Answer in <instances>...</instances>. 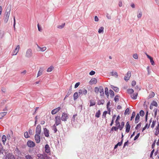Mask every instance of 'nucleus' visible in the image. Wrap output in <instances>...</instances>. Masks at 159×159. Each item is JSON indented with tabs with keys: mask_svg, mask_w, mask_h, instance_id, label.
Instances as JSON below:
<instances>
[{
	"mask_svg": "<svg viewBox=\"0 0 159 159\" xmlns=\"http://www.w3.org/2000/svg\"><path fill=\"white\" fill-rule=\"evenodd\" d=\"M131 76V72L130 71L128 72L127 74L125 75L124 77V80L126 81H128L129 80Z\"/></svg>",
	"mask_w": 159,
	"mask_h": 159,
	"instance_id": "10",
	"label": "nucleus"
},
{
	"mask_svg": "<svg viewBox=\"0 0 159 159\" xmlns=\"http://www.w3.org/2000/svg\"><path fill=\"white\" fill-rule=\"evenodd\" d=\"M111 74L112 75L116 77H117L118 76L117 73L116 72H111Z\"/></svg>",
	"mask_w": 159,
	"mask_h": 159,
	"instance_id": "33",
	"label": "nucleus"
},
{
	"mask_svg": "<svg viewBox=\"0 0 159 159\" xmlns=\"http://www.w3.org/2000/svg\"><path fill=\"white\" fill-rule=\"evenodd\" d=\"M126 132L128 133L129 132L130 130V126L129 124V122H127L126 123Z\"/></svg>",
	"mask_w": 159,
	"mask_h": 159,
	"instance_id": "17",
	"label": "nucleus"
},
{
	"mask_svg": "<svg viewBox=\"0 0 159 159\" xmlns=\"http://www.w3.org/2000/svg\"><path fill=\"white\" fill-rule=\"evenodd\" d=\"M116 125L118 127V126H120V123L118 120H116Z\"/></svg>",
	"mask_w": 159,
	"mask_h": 159,
	"instance_id": "48",
	"label": "nucleus"
},
{
	"mask_svg": "<svg viewBox=\"0 0 159 159\" xmlns=\"http://www.w3.org/2000/svg\"><path fill=\"white\" fill-rule=\"evenodd\" d=\"M105 94L106 95H107V96H108V89L107 87L105 88Z\"/></svg>",
	"mask_w": 159,
	"mask_h": 159,
	"instance_id": "42",
	"label": "nucleus"
},
{
	"mask_svg": "<svg viewBox=\"0 0 159 159\" xmlns=\"http://www.w3.org/2000/svg\"><path fill=\"white\" fill-rule=\"evenodd\" d=\"M65 24H63L62 25H59L58 26L57 28L60 29H61L63 28L65 25Z\"/></svg>",
	"mask_w": 159,
	"mask_h": 159,
	"instance_id": "53",
	"label": "nucleus"
},
{
	"mask_svg": "<svg viewBox=\"0 0 159 159\" xmlns=\"http://www.w3.org/2000/svg\"><path fill=\"white\" fill-rule=\"evenodd\" d=\"M127 92L130 94H132L134 92V90L132 89H129L127 90Z\"/></svg>",
	"mask_w": 159,
	"mask_h": 159,
	"instance_id": "30",
	"label": "nucleus"
},
{
	"mask_svg": "<svg viewBox=\"0 0 159 159\" xmlns=\"http://www.w3.org/2000/svg\"><path fill=\"white\" fill-rule=\"evenodd\" d=\"M56 125L54 124L53 126L52 129L54 130L55 133H56L57 131V129L56 127Z\"/></svg>",
	"mask_w": 159,
	"mask_h": 159,
	"instance_id": "35",
	"label": "nucleus"
},
{
	"mask_svg": "<svg viewBox=\"0 0 159 159\" xmlns=\"http://www.w3.org/2000/svg\"><path fill=\"white\" fill-rule=\"evenodd\" d=\"M87 93V90L85 89H80L79 91V95H80L81 94L85 95Z\"/></svg>",
	"mask_w": 159,
	"mask_h": 159,
	"instance_id": "15",
	"label": "nucleus"
},
{
	"mask_svg": "<svg viewBox=\"0 0 159 159\" xmlns=\"http://www.w3.org/2000/svg\"><path fill=\"white\" fill-rule=\"evenodd\" d=\"M39 135L35 134L34 136L35 140L36 142L37 143H39L40 141V138Z\"/></svg>",
	"mask_w": 159,
	"mask_h": 159,
	"instance_id": "11",
	"label": "nucleus"
},
{
	"mask_svg": "<svg viewBox=\"0 0 159 159\" xmlns=\"http://www.w3.org/2000/svg\"><path fill=\"white\" fill-rule=\"evenodd\" d=\"M138 95V93L137 92L135 93H132L131 95V97L132 98L134 99H136L137 98V96Z\"/></svg>",
	"mask_w": 159,
	"mask_h": 159,
	"instance_id": "20",
	"label": "nucleus"
},
{
	"mask_svg": "<svg viewBox=\"0 0 159 159\" xmlns=\"http://www.w3.org/2000/svg\"><path fill=\"white\" fill-rule=\"evenodd\" d=\"M37 26H38V30L39 31H42V29L40 27V26H39V24H38Z\"/></svg>",
	"mask_w": 159,
	"mask_h": 159,
	"instance_id": "55",
	"label": "nucleus"
},
{
	"mask_svg": "<svg viewBox=\"0 0 159 159\" xmlns=\"http://www.w3.org/2000/svg\"><path fill=\"white\" fill-rule=\"evenodd\" d=\"M133 57L135 59H138V55L137 54H134L133 55Z\"/></svg>",
	"mask_w": 159,
	"mask_h": 159,
	"instance_id": "52",
	"label": "nucleus"
},
{
	"mask_svg": "<svg viewBox=\"0 0 159 159\" xmlns=\"http://www.w3.org/2000/svg\"><path fill=\"white\" fill-rule=\"evenodd\" d=\"M80 82L76 83L75 85V88H76L80 85Z\"/></svg>",
	"mask_w": 159,
	"mask_h": 159,
	"instance_id": "57",
	"label": "nucleus"
},
{
	"mask_svg": "<svg viewBox=\"0 0 159 159\" xmlns=\"http://www.w3.org/2000/svg\"><path fill=\"white\" fill-rule=\"evenodd\" d=\"M154 152V149H153V150L152 151V152H151V153L150 154V157H152V155H153Z\"/></svg>",
	"mask_w": 159,
	"mask_h": 159,
	"instance_id": "62",
	"label": "nucleus"
},
{
	"mask_svg": "<svg viewBox=\"0 0 159 159\" xmlns=\"http://www.w3.org/2000/svg\"><path fill=\"white\" fill-rule=\"evenodd\" d=\"M41 132V127L40 125H37L36 129V134H40Z\"/></svg>",
	"mask_w": 159,
	"mask_h": 159,
	"instance_id": "7",
	"label": "nucleus"
},
{
	"mask_svg": "<svg viewBox=\"0 0 159 159\" xmlns=\"http://www.w3.org/2000/svg\"><path fill=\"white\" fill-rule=\"evenodd\" d=\"M43 133L46 137H49V131L46 128H43Z\"/></svg>",
	"mask_w": 159,
	"mask_h": 159,
	"instance_id": "12",
	"label": "nucleus"
},
{
	"mask_svg": "<svg viewBox=\"0 0 159 159\" xmlns=\"http://www.w3.org/2000/svg\"><path fill=\"white\" fill-rule=\"evenodd\" d=\"M89 83L91 85L95 84L97 83V80L95 78H92L91 79Z\"/></svg>",
	"mask_w": 159,
	"mask_h": 159,
	"instance_id": "16",
	"label": "nucleus"
},
{
	"mask_svg": "<svg viewBox=\"0 0 159 159\" xmlns=\"http://www.w3.org/2000/svg\"><path fill=\"white\" fill-rule=\"evenodd\" d=\"M4 151V150L3 149V148L1 144L0 143V153H1L3 154Z\"/></svg>",
	"mask_w": 159,
	"mask_h": 159,
	"instance_id": "28",
	"label": "nucleus"
},
{
	"mask_svg": "<svg viewBox=\"0 0 159 159\" xmlns=\"http://www.w3.org/2000/svg\"><path fill=\"white\" fill-rule=\"evenodd\" d=\"M142 16V12H140L137 15L138 18H140Z\"/></svg>",
	"mask_w": 159,
	"mask_h": 159,
	"instance_id": "63",
	"label": "nucleus"
},
{
	"mask_svg": "<svg viewBox=\"0 0 159 159\" xmlns=\"http://www.w3.org/2000/svg\"><path fill=\"white\" fill-rule=\"evenodd\" d=\"M152 104V106H155V107H157V102L155 101H153Z\"/></svg>",
	"mask_w": 159,
	"mask_h": 159,
	"instance_id": "49",
	"label": "nucleus"
},
{
	"mask_svg": "<svg viewBox=\"0 0 159 159\" xmlns=\"http://www.w3.org/2000/svg\"><path fill=\"white\" fill-rule=\"evenodd\" d=\"M94 91L95 93L97 94L99 92L101 96H103L104 95V90L102 86H100L99 88L97 87H95Z\"/></svg>",
	"mask_w": 159,
	"mask_h": 159,
	"instance_id": "2",
	"label": "nucleus"
},
{
	"mask_svg": "<svg viewBox=\"0 0 159 159\" xmlns=\"http://www.w3.org/2000/svg\"><path fill=\"white\" fill-rule=\"evenodd\" d=\"M68 118L67 114L65 112L63 113L61 117V120L62 121H66Z\"/></svg>",
	"mask_w": 159,
	"mask_h": 159,
	"instance_id": "5",
	"label": "nucleus"
},
{
	"mask_svg": "<svg viewBox=\"0 0 159 159\" xmlns=\"http://www.w3.org/2000/svg\"><path fill=\"white\" fill-rule=\"evenodd\" d=\"M114 100L116 102L119 100L118 96H115L114 98Z\"/></svg>",
	"mask_w": 159,
	"mask_h": 159,
	"instance_id": "56",
	"label": "nucleus"
},
{
	"mask_svg": "<svg viewBox=\"0 0 159 159\" xmlns=\"http://www.w3.org/2000/svg\"><path fill=\"white\" fill-rule=\"evenodd\" d=\"M124 127L123 126H122L120 125V126H118L117 128H118V129H119L120 130L122 129Z\"/></svg>",
	"mask_w": 159,
	"mask_h": 159,
	"instance_id": "61",
	"label": "nucleus"
},
{
	"mask_svg": "<svg viewBox=\"0 0 159 159\" xmlns=\"http://www.w3.org/2000/svg\"><path fill=\"white\" fill-rule=\"evenodd\" d=\"M101 114V112L100 110H98L96 113L95 116L97 118H99L100 117Z\"/></svg>",
	"mask_w": 159,
	"mask_h": 159,
	"instance_id": "29",
	"label": "nucleus"
},
{
	"mask_svg": "<svg viewBox=\"0 0 159 159\" xmlns=\"http://www.w3.org/2000/svg\"><path fill=\"white\" fill-rule=\"evenodd\" d=\"M107 111H104L102 115V117L104 118L105 119L106 118V115L107 114Z\"/></svg>",
	"mask_w": 159,
	"mask_h": 159,
	"instance_id": "43",
	"label": "nucleus"
},
{
	"mask_svg": "<svg viewBox=\"0 0 159 159\" xmlns=\"http://www.w3.org/2000/svg\"><path fill=\"white\" fill-rule=\"evenodd\" d=\"M140 119V116L139 114L138 113L136 116L135 119V123H137L139 122Z\"/></svg>",
	"mask_w": 159,
	"mask_h": 159,
	"instance_id": "23",
	"label": "nucleus"
},
{
	"mask_svg": "<svg viewBox=\"0 0 159 159\" xmlns=\"http://www.w3.org/2000/svg\"><path fill=\"white\" fill-rule=\"evenodd\" d=\"M139 135H140L139 133L138 134H137L135 137L134 139V140H135L136 139H138V138L139 137Z\"/></svg>",
	"mask_w": 159,
	"mask_h": 159,
	"instance_id": "50",
	"label": "nucleus"
},
{
	"mask_svg": "<svg viewBox=\"0 0 159 159\" xmlns=\"http://www.w3.org/2000/svg\"><path fill=\"white\" fill-rule=\"evenodd\" d=\"M20 49V47L19 45H18L15 50L12 53V55H16L17 54L18 52Z\"/></svg>",
	"mask_w": 159,
	"mask_h": 159,
	"instance_id": "13",
	"label": "nucleus"
},
{
	"mask_svg": "<svg viewBox=\"0 0 159 159\" xmlns=\"http://www.w3.org/2000/svg\"><path fill=\"white\" fill-rule=\"evenodd\" d=\"M141 123H140L139 124H138L135 127V129L137 130L141 126Z\"/></svg>",
	"mask_w": 159,
	"mask_h": 159,
	"instance_id": "41",
	"label": "nucleus"
},
{
	"mask_svg": "<svg viewBox=\"0 0 159 159\" xmlns=\"http://www.w3.org/2000/svg\"><path fill=\"white\" fill-rule=\"evenodd\" d=\"M95 73V72L93 70L91 71L89 73L90 75H94Z\"/></svg>",
	"mask_w": 159,
	"mask_h": 159,
	"instance_id": "54",
	"label": "nucleus"
},
{
	"mask_svg": "<svg viewBox=\"0 0 159 159\" xmlns=\"http://www.w3.org/2000/svg\"><path fill=\"white\" fill-rule=\"evenodd\" d=\"M109 93L112 96H114V92L111 90H109Z\"/></svg>",
	"mask_w": 159,
	"mask_h": 159,
	"instance_id": "40",
	"label": "nucleus"
},
{
	"mask_svg": "<svg viewBox=\"0 0 159 159\" xmlns=\"http://www.w3.org/2000/svg\"><path fill=\"white\" fill-rule=\"evenodd\" d=\"M135 116V113L134 111H133L132 112V116L131 117L130 120H131L133 118H134Z\"/></svg>",
	"mask_w": 159,
	"mask_h": 159,
	"instance_id": "37",
	"label": "nucleus"
},
{
	"mask_svg": "<svg viewBox=\"0 0 159 159\" xmlns=\"http://www.w3.org/2000/svg\"><path fill=\"white\" fill-rule=\"evenodd\" d=\"M27 145L30 148L34 147L35 145V143L33 141L30 140L27 141Z\"/></svg>",
	"mask_w": 159,
	"mask_h": 159,
	"instance_id": "6",
	"label": "nucleus"
},
{
	"mask_svg": "<svg viewBox=\"0 0 159 159\" xmlns=\"http://www.w3.org/2000/svg\"><path fill=\"white\" fill-rule=\"evenodd\" d=\"M55 124L54 125H56L57 126L61 124V120L60 116H55Z\"/></svg>",
	"mask_w": 159,
	"mask_h": 159,
	"instance_id": "3",
	"label": "nucleus"
},
{
	"mask_svg": "<svg viewBox=\"0 0 159 159\" xmlns=\"http://www.w3.org/2000/svg\"><path fill=\"white\" fill-rule=\"evenodd\" d=\"M112 88L115 92H118L119 91V89L118 88L112 86Z\"/></svg>",
	"mask_w": 159,
	"mask_h": 159,
	"instance_id": "34",
	"label": "nucleus"
},
{
	"mask_svg": "<svg viewBox=\"0 0 159 159\" xmlns=\"http://www.w3.org/2000/svg\"><path fill=\"white\" fill-rule=\"evenodd\" d=\"M152 121V118H151L149 120V123L148 124V123L146 124L145 126L143 128L142 131H143L146 128L148 129L150 126V123Z\"/></svg>",
	"mask_w": 159,
	"mask_h": 159,
	"instance_id": "14",
	"label": "nucleus"
},
{
	"mask_svg": "<svg viewBox=\"0 0 159 159\" xmlns=\"http://www.w3.org/2000/svg\"><path fill=\"white\" fill-rule=\"evenodd\" d=\"M90 104L89 105L90 107H91L95 105L96 104V102L95 101L93 100H91L90 101Z\"/></svg>",
	"mask_w": 159,
	"mask_h": 159,
	"instance_id": "26",
	"label": "nucleus"
},
{
	"mask_svg": "<svg viewBox=\"0 0 159 159\" xmlns=\"http://www.w3.org/2000/svg\"><path fill=\"white\" fill-rule=\"evenodd\" d=\"M7 140V137L5 135H3L2 138V140L4 145H5Z\"/></svg>",
	"mask_w": 159,
	"mask_h": 159,
	"instance_id": "24",
	"label": "nucleus"
},
{
	"mask_svg": "<svg viewBox=\"0 0 159 159\" xmlns=\"http://www.w3.org/2000/svg\"><path fill=\"white\" fill-rule=\"evenodd\" d=\"M146 54L147 57L149 59L151 64L152 65H155V63L153 60V58L147 54Z\"/></svg>",
	"mask_w": 159,
	"mask_h": 159,
	"instance_id": "19",
	"label": "nucleus"
},
{
	"mask_svg": "<svg viewBox=\"0 0 159 159\" xmlns=\"http://www.w3.org/2000/svg\"><path fill=\"white\" fill-rule=\"evenodd\" d=\"M118 129V128L116 127L113 126L112 127V128L111 129V130H113L114 129L115 131H116Z\"/></svg>",
	"mask_w": 159,
	"mask_h": 159,
	"instance_id": "47",
	"label": "nucleus"
},
{
	"mask_svg": "<svg viewBox=\"0 0 159 159\" xmlns=\"http://www.w3.org/2000/svg\"><path fill=\"white\" fill-rule=\"evenodd\" d=\"M155 95V93L154 92H152L151 93V95H150L149 96V98H153Z\"/></svg>",
	"mask_w": 159,
	"mask_h": 159,
	"instance_id": "46",
	"label": "nucleus"
},
{
	"mask_svg": "<svg viewBox=\"0 0 159 159\" xmlns=\"http://www.w3.org/2000/svg\"><path fill=\"white\" fill-rule=\"evenodd\" d=\"M152 125H151V127L152 128H153L154 127L156 123V120H152Z\"/></svg>",
	"mask_w": 159,
	"mask_h": 159,
	"instance_id": "31",
	"label": "nucleus"
},
{
	"mask_svg": "<svg viewBox=\"0 0 159 159\" xmlns=\"http://www.w3.org/2000/svg\"><path fill=\"white\" fill-rule=\"evenodd\" d=\"M25 158L26 159H32V157L29 155H28L25 156Z\"/></svg>",
	"mask_w": 159,
	"mask_h": 159,
	"instance_id": "44",
	"label": "nucleus"
},
{
	"mask_svg": "<svg viewBox=\"0 0 159 159\" xmlns=\"http://www.w3.org/2000/svg\"><path fill=\"white\" fill-rule=\"evenodd\" d=\"M43 71V68H40L38 73V75L37 77L40 76L42 74Z\"/></svg>",
	"mask_w": 159,
	"mask_h": 159,
	"instance_id": "25",
	"label": "nucleus"
},
{
	"mask_svg": "<svg viewBox=\"0 0 159 159\" xmlns=\"http://www.w3.org/2000/svg\"><path fill=\"white\" fill-rule=\"evenodd\" d=\"M11 10V6H8L7 7L5 13V21L6 22H7L9 19Z\"/></svg>",
	"mask_w": 159,
	"mask_h": 159,
	"instance_id": "1",
	"label": "nucleus"
},
{
	"mask_svg": "<svg viewBox=\"0 0 159 159\" xmlns=\"http://www.w3.org/2000/svg\"><path fill=\"white\" fill-rule=\"evenodd\" d=\"M129 111V108H127L126 110H125V114L126 115L127 114H129V113H128Z\"/></svg>",
	"mask_w": 159,
	"mask_h": 159,
	"instance_id": "51",
	"label": "nucleus"
},
{
	"mask_svg": "<svg viewBox=\"0 0 159 159\" xmlns=\"http://www.w3.org/2000/svg\"><path fill=\"white\" fill-rule=\"evenodd\" d=\"M53 67L52 66H50L48 68L47 70V71L48 72H51L53 69Z\"/></svg>",
	"mask_w": 159,
	"mask_h": 159,
	"instance_id": "38",
	"label": "nucleus"
},
{
	"mask_svg": "<svg viewBox=\"0 0 159 159\" xmlns=\"http://www.w3.org/2000/svg\"><path fill=\"white\" fill-rule=\"evenodd\" d=\"M136 84V82L134 81H133L132 82V86H135Z\"/></svg>",
	"mask_w": 159,
	"mask_h": 159,
	"instance_id": "59",
	"label": "nucleus"
},
{
	"mask_svg": "<svg viewBox=\"0 0 159 159\" xmlns=\"http://www.w3.org/2000/svg\"><path fill=\"white\" fill-rule=\"evenodd\" d=\"M148 111H147V112L146 113V116H145V120H146V122H147V120L148 119Z\"/></svg>",
	"mask_w": 159,
	"mask_h": 159,
	"instance_id": "58",
	"label": "nucleus"
},
{
	"mask_svg": "<svg viewBox=\"0 0 159 159\" xmlns=\"http://www.w3.org/2000/svg\"><path fill=\"white\" fill-rule=\"evenodd\" d=\"M33 53L31 49H28L26 51L25 57L28 58L31 57L32 56Z\"/></svg>",
	"mask_w": 159,
	"mask_h": 159,
	"instance_id": "4",
	"label": "nucleus"
},
{
	"mask_svg": "<svg viewBox=\"0 0 159 159\" xmlns=\"http://www.w3.org/2000/svg\"><path fill=\"white\" fill-rule=\"evenodd\" d=\"M144 112L143 111L141 110L140 111L139 114L140 116H143L144 115Z\"/></svg>",
	"mask_w": 159,
	"mask_h": 159,
	"instance_id": "39",
	"label": "nucleus"
},
{
	"mask_svg": "<svg viewBox=\"0 0 159 159\" xmlns=\"http://www.w3.org/2000/svg\"><path fill=\"white\" fill-rule=\"evenodd\" d=\"M104 29V28L103 27H101L99 29L98 31V33L100 34L103 32Z\"/></svg>",
	"mask_w": 159,
	"mask_h": 159,
	"instance_id": "32",
	"label": "nucleus"
},
{
	"mask_svg": "<svg viewBox=\"0 0 159 159\" xmlns=\"http://www.w3.org/2000/svg\"><path fill=\"white\" fill-rule=\"evenodd\" d=\"M61 108L60 107H58L57 108L53 109L51 111V113L52 115H54L59 112L61 110Z\"/></svg>",
	"mask_w": 159,
	"mask_h": 159,
	"instance_id": "9",
	"label": "nucleus"
},
{
	"mask_svg": "<svg viewBox=\"0 0 159 159\" xmlns=\"http://www.w3.org/2000/svg\"><path fill=\"white\" fill-rule=\"evenodd\" d=\"M37 50L38 52H44L47 49V48L46 47H41L38 45H37Z\"/></svg>",
	"mask_w": 159,
	"mask_h": 159,
	"instance_id": "8",
	"label": "nucleus"
},
{
	"mask_svg": "<svg viewBox=\"0 0 159 159\" xmlns=\"http://www.w3.org/2000/svg\"><path fill=\"white\" fill-rule=\"evenodd\" d=\"M74 99V100H76L78 97V94L77 92H75L73 95Z\"/></svg>",
	"mask_w": 159,
	"mask_h": 159,
	"instance_id": "27",
	"label": "nucleus"
},
{
	"mask_svg": "<svg viewBox=\"0 0 159 159\" xmlns=\"http://www.w3.org/2000/svg\"><path fill=\"white\" fill-rule=\"evenodd\" d=\"M123 139L120 142H119L117 144L118 146H120L122 143Z\"/></svg>",
	"mask_w": 159,
	"mask_h": 159,
	"instance_id": "60",
	"label": "nucleus"
},
{
	"mask_svg": "<svg viewBox=\"0 0 159 159\" xmlns=\"http://www.w3.org/2000/svg\"><path fill=\"white\" fill-rule=\"evenodd\" d=\"M24 136L26 138H27L30 137V136H29L27 132H26L25 133Z\"/></svg>",
	"mask_w": 159,
	"mask_h": 159,
	"instance_id": "45",
	"label": "nucleus"
},
{
	"mask_svg": "<svg viewBox=\"0 0 159 159\" xmlns=\"http://www.w3.org/2000/svg\"><path fill=\"white\" fill-rule=\"evenodd\" d=\"M71 90H69L67 93V94L65 97V98H66L68 97L71 94Z\"/></svg>",
	"mask_w": 159,
	"mask_h": 159,
	"instance_id": "36",
	"label": "nucleus"
},
{
	"mask_svg": "<svg viewBox=\"0 0 159 159\" xmlns=\"http://www.w3.org/2000/svg\"><path fill=\"white\" fill-rule=\"evenodd\" d=\"M29 133L30 134H33V132L32 130L31 129H29Z\"/></svg>",
	"mask_w": 159,
	"mask_h": 159,
	"instance_id": "64",
	"label": "nucleus"
},
{
	"mask_svg": "<svg viewBox=\"0 0 159 159\" xmlns=\"http://www.w3.org/2000/svg\"><path fill=\"white\" fill-rule=\"evenodd\" d=\"M45 152L46 153H49L50 152V148L48 144H47L45 145Z\"/></svg>",
	"mask_w": 159,
	"mask_h": 159,
	"instance_id": "18",
	"label": "nucleus"
},
{
	"mask_svg": "<svg viewBox=\"0 0 159 159\" xmlns=\"http://www.w3.org/2000/svg\"><path fill=\"white\" fill-rule=\"evenodd\" d=\"M7 112H0V119H2L3 117L7 114Z\"/></svg>",
	"mask_w": 159,
	"mask_h": 159,
	"instance_id": "21",
	"label": "nucleus"
},
{
	"mask_svg": "<svg viewBox=\"0 0 159 159\" xmlns=\"http://www.w3.org/2000/svg\"><path fill=\"white\" fill-rule=\"evenodd\" d=\"M7 157L8 159H15L14 155L11 153H9Z\"/></svg>",
	"mask_w": 159,
	"mask_h": 159,
	"instance_id": "22",
	"label": "nucleus"
}]
</instances>
